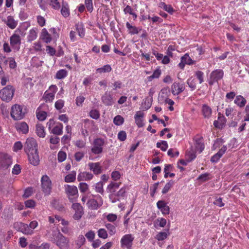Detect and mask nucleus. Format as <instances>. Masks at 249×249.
<instances>
[{
  "label": "nucleus",
  "mask_w": 249,
  "mask_h": 249,
  "mask_svg": "<svg viewBox=\"0 0 249 249\" xmlns=\"http://www.w3.org/2000/svg\"><path fill=\"white\" fill-rule=\"evenodd\" d=\"M95 234L94 231H89L85 234V236L89 241H92L95 238Z\"/></svg>",
  "instance_id": "nucleus-62"
},
{
  "label": "nucleus",
  "mask_w": 249,
  "mask_h": 249,
  "mask_svg": "<svg viewBox=\"0 0 249 249\" xmlns=\"http://www.w3.org/2000/svg\"><path fill=\"white\" fill-rule=\"evenodd\" d=\"M85 5L89 12H91L93 11L92 0H85Z\"/></svg>",
  "instance_id": "nucleus-60"
},
{
  "label": "nucleus",
  "mask_w": 249,
  "mask_h": 249,
  "mask_svg": "<svg viewBox=\"0 0 249 249\" xmlns=\"http://www.w3.org/2000/svg\"><path fill=\"white\" fill-rule=\"evenodd\" d=\"M51 241L55 244L60 249H68L69 240L59 231L53 232L50 236Z\"/></svg>",
  "instance_id": "nucleus-2"
},
{
  "label": "nucleus",
  "mask_w": 249,
  "mask_h": 249,
  "mask_svg": "<svg viewBox=\"0 0 249 249\" xmlns=\"http://www.w3.org/2000/svg\"><path fill=\"white\" fill-rule=\"evenodd\" d=\"M57 88L55 85H52L48 90H46L43 96V98L46 102H52L54 99Z\"/></svg>",
  "instance_id": "nucleus-9"
},
{
  "label": "nucleus",
  "mask_w": 249,
  "mask_h": 249,
  "mask_svg": "<svg viewBox=\"0 0 249 249\" xmlns=\"http://www.w3.org/2000/svg\"><path fill=\"white\" fill-rule=\"evenodd\" d=\"M24 148L25 153L28 155L30 163L34 166L37 165L40 160L36 141L33 138L27 139Z\"/></svg>",
  "instance_id": "nucleus-1"
},
{
  "label": "nucleus",
  "mask_w": 249,
  "mask_h": 249,
  "mask_svg": "<svg viewBox=\"0 0 249 249\" xmlns=\"http://www.w3.org/2000/svg\"><path fill=\"white\" fill-rule=\"evenodd\" d=\"M61 14L65 18H67L70 15L69 6L68 3L66 1H63L62 8L61 10Z\"/></svg>",
  "instance_id": "nucleus-39"
},
{
  "label": "nucleus",
  "mask_w": 249,
  "mask_h": 249,
  "mask_svg": "<svg viewBox=\"0 0 249 249\" xmlns=\"http://www.w3.org/2000/svg\"><path fill=\"white\" fill-rule=\"evenodd\" d=\"M75 28L79 36L83 37L85 36V29L84 25L82 23H77L75 24Z\"/></svg>",
  "instance_id": "nucleus-40"
},
{
  "label": "nucleus",
  "mask_w": 249,
  "mask_h": 249,
  "mask_svg": "<svg viewBox=\"0 0 249 249\" xmlns=\"http://www.w3.org/2000/svg\"><path fill=\"white\" fill-rule=\"evenodd\" d=\"M10 44L11 46L18 49L20 44V37L19 35L14 34L10 37Z\"/></svg>",
  "instance_id": "nucleus-24"
},
{
  "label": "nucleus",
  "mask_w": 249,
  "mask_h": 249,
  "mask_svg": "<svg viewBox=\"0 0 249 249\" xmlns=\"http://www.w3.org/2000/svg\"><path fill=\"white\" fill-rule=\"evenodd\" d=\"M103 202L102 197L99 196L98 198V200L90 199L88 201L87 204L89 208L92 210H97L100 206L102 205Z\"/></svg>",
  "instance_id": "nucleus-15"
},
{
  "label": "nucleus",
  "mask_w": 249,
  "mask_h": 249,
  "mask_svg": "<svg viewBox=\"0 0 249 249\" xmlns=\"http://www.w3.org/2000/svg\"><path fill=\"white\" fill-rule=\"evenodd\" d=\"M98 235L100 238L106 239L107 238V233L105 229H100L98 231Z\"/></svg>",
  "instance_id": "nucleus-59"
},
{
  "label": "nucleus",
  "mask_w": 249,
  "mask_h": 249,
  "mask_svg": "<svg viewBox=\"0 0 249 249\" xmlns=\"http://www.w3.org/2000/svg\"><path fill=\"white\" fill-rule=\"evenodd\" d=\"M89 116L92 118L97 120L100 117V113L98 110L92 109L89 112Z\"/></svg>",
  "instance_id": "nucleus-61"
},
{
  "label": "nucleus",
  "mask_w": 249,
  "mask_h": 249,
  "mask_svg": "<svg viewBox=\"0 0 249 249\" xmlns=\"http://www.w3.org/2000/svg\"><path fill=\"white\" fill-rule=\"evenodd\" d=\"M112 70L110 65H106L101 68L96 69V72L99 73L109 72Z\"/></svg>",
  "instance_id": "nucleus-45"
},
{
  "label": "nucleus",
  "mask_w": 249,
  "mask_h": 249,
  "mask_svg": "<svg viewBox=\"0 0 249 249\" xmlns=\"http://www.w3.org/2000/svg\"><path fill=\"white\" fill-rule=\"evenodd\" d=\"M64 101L62 99H59L56 101L54 104V107L56 109L61 112V109L64 106Z\"/></svg>",
  "instance_id": "nucleus-51"
},
{
  "label": "nucleus",
  "mask_w": 249,
  "mask_h": 249,
  "mask_svg": "<svg viewBox=\"0 0 249 249\" xmlns=\"http://www.w3.org/2000/svg\"><path fill=\"white\" fill-rule=\"evenodd\" d=\"M72 208L75 211L73 218L75 220L80 219L83 214V209L79 203H73Z\"/></svg>",
  "instance_id": "nucleus-18"
},
{
  "label": "nucleus",
  "mask_w": 249,
  "mask_h": 249,
  "mask_svg": "<svg viewBox=\"0 0 249 249\" xmlns=\"http://www.w3.org/2000/svg\"><path fill=\"white\" fill-rule=\"evenodd\" d=\"M227 149V146L226 145H223L221 148L219 150V151L214 155L211 159V160L212 162H216L219 160V159L223 156V155L225 153Z\"/></svg>",
  "instance_id": "nucleus-26"
},
{
  "label": "nucleus",
  "mask_w": 249,
  "mask_h": 249,
  "mask_svg": "<svg viewBox=\"0 0 249 249\" xmlns=\"http://www.w3.org/2000/svg\"><path fill=\"white\" fill-rule=\"evenodd\" d=\"M105 226L110 235H113L115 234L116 230L115 226L110 223H107L105 225Z\"/></svg>",
  "instance_id": "nucleus-50"
},
{
  "label": "nucleus",
  "mask_w": 249,
  "mask_h": 249,
  "mask_svg": "<svg viewBox=\"0 0 249 249\" xmlns=\"http://www.w3.org/2000/svg\"><path fill=\"white\" fill-rule=\"evenodd\" d=\"M126 27L128 29V33L131 35L138 34L139 31L141 30V28H138L135 26H133L128 22L126 23Z\"/></svg>",
  "instance_id": "nucleus-34"
},
{
  "label": "nucleus",
  "mask_w": 249,
  "mask_h": 249,
  "mask_svg": "<svg viewBox=\"0 0 249 249\" xmlns=\"http://www.w3.org/2000/svg\"><path fill=\"white\" fill-rule=\"evenodd\" d=\"M102 102L106 106H111L114 103L113 98L109 92L107 91L102 96L101 98Z\"/></svg>",
  "instance_id": "nucleus-22"
},
{
  "label": "nucleus",
  "mask_w": 249,
  "mask_h": 249,
  "mask_svg": "<svg viewBox=\"0 0 249 249\" xmlns=\"http://www.w3.org/2000/svg\"><path fill=\"white\" fill-rule=\"evenodd\" d=\"M169 234L168 230L167 231H161L156 235V239L158 241H163L167 238Z\"/></svg>",
  "instance_id": "nucleus-44"
},
{
  "label": "nucleus",
  "mask_w": 249,
  "mask_h": 249,
  "mask_svg": "<svg viewBox=\"0 0 249 249\" xmlns=\"http://www.w3.org/2000/svg\"><path fill=\"white\" fill-rule=\"evenodd\" d=\"M41 188L45 195H49L52 191V181L47 175H44L41 179Z\"/></svg>",
  "instance_id": "nucleus-7"
},
{
  "label": "nucleus",
  "mask_w": 249,
  "mask_h": 249,
  "mask_svg": "<svg viewBox=\"0 0 249 249\" xmlns=\"http://www.w3.org/2000/svg\"><path fill=\"white\" fill-rule=\"evenodd\" d=\"M38 29L36 28H33L30 29L28 32L27 37V41L28 42H32L37 37Z\"/></svg>",
  "instance_id": "nucleus-31"
},
{
  "label": "nucleus",
  "mask_w": 249,
  "mask_h": 249,
  "mask_svg": "<svg viewBox=\"0 0 249 249\" xmlns=\"http://www.w3.org/2000/svg\"><path fill=\"white\" fill-rule=\"evenodd\" d=\"M224 76V71L221 69H216L213 71L210 74L208 80L209 85H213L214 83L222 79Z\"/></svg>",
  "instance_id": "nucleus-8"
},
{
  "label": "nucleus",
  "mask_w": 249,
  "mask_h": 249,
  "mask_svg": "<svg viewBox=\"0 0 249 249\" xmlns=\"http://www.w3.org/2000/svg\"><path fill=\"white\" fill-rule=\"evenodd\" d=\"M76 173L75 172H72L67 175L65 178V181L66 182H73L76 178Z\"/></svg>",
  "instance_id": "nucleus-48"
},
{
  "label": "nucleus",
  "mask_w": 249,
  "mask_h": 249,
  "mask_svg": "<svg viewBox=\"0 0 249 249\" xmlns=\"http://www.w3.org/2000/svg\"><path fill=\"white\" fill-rule=\"evenodd\" d=\"M50 5L54 9H58L60 7L58 0H48Z\"/></svg>",
  "instance_id": "nucleus-57"
},
{
  "label": "nucleus",
  "mask_w": 249,
  "mask_h": 249,
  "mask_svg": "<svg viewBox=\"0 0 249 249\" xmlns=\"http://www.w3.org/2000/svg\"><path fill=\"white\" fill-rule=\"evenodd\" d=\"M2 21L10 29H15L18 25V20L14 19L11 16H8L6 18H2Z\"/></svg>",
  "instance_id": "nucleus-19"
},
{
  "label": "nucleus",
  "mask_w": 249,
  "mask_h": 249,
  "mask_svg": "<svg viewBox=\"0 0 249 249\" xmlns=\"http://www.w3.org/2000/svg\"><path fill=\"white\" fill-rule=\"evenodd\" d=\"M63 125L60 123H57L50 131L51 133L56 135H61L63 133Z\"/></svg>",
  "instance_id": "nucleus-32"
},
{
  "label": "nucleus",
  "mask_w": 249,
  "mask_h": 249,
  "mask_svg": "<svg viewBox=\"0 0 249 249\" xmlns=\"http://www.w3.org/2000/svg\"><path fill=\"white\" fill-rule=\"evenodd\" d=\"M104 183L102 181H99L95 184L94 186L96 192L100 194H103L104 193Z\"/></svg>",
  "instance_id": "nucleus-46"
},
{
  "label": "nucleus",
  "mask_w": 249,
  "mask_h": 249,
  "mask_svg": "<svg viewBox=\"0 0 249 249\" xmlns=\"http://www.w3.org/2000/svg\"><path fill=\"white\" fill-rule=\"evenodd\" d=\"M38 225V222L36 220L32 221L29 225L27 224V235H32L34 233V230Z\"/></svg>",
  "instance_id": "nucleus-33"
},
{
  "label": "nucleus",
  "mask_w": 249,
  "mask_h": 249,
  "mask_svg": "<svg viewBox=\"0 0 249 249\" xmlns=\"http://www.w3.org/2000/svg\"><path fill=\"white\" fill-rule=\"evenodd\" d=\"M144 113L141 111H137L134 118L135 123L138 127H142L144 125L143 123Z\"/></svg>",
  "instance_id": "nucleus-23"
},
{
  "label": "nucleus",
  "mask_w": 249,
  "mask_h": 249,
  "mask_svg": "<svg viewBox=\"0 0 249 249\" xmlns=\"http://www.w3.org/2000/svg\"><path fill=\"white\" fill-rule=\"evenodd\" d=\"M85 241L86 240L84 236L83 235H80L76 240L75 243L78 248H80L84 244Z\"/></svg>",
  "instance_id": "nucleus-52"
},
{
  "label": "nucleus",
  "mask_w": 249,
  "mask_h": 249,
  "mask_svg": "<svg viewBox=\"0 0 249 249\" xmlns=\"http://www.w3.org/2000/svg\"><path fill=\"white\" fill-rule=\"evenodd\" d=\"M179 152L176 149L170 148L168 150L167 152L168 155L171 157H178L179 156Z\"/></svg>",
  "instance_id": "nucleus-56"
},
{
  "label": "nucleus",
  "mask_w": 249,
  "mask_h": 249,
  "mask_svg": "<svg viewBox=\"0 0 249 249\" xmlns=\"http://www.w3.org/2000/svg\"><path fill=\"white\" fill-rule=\"evenodd\" d=\"M49 110V107L46 104H41L36 111L37 118L41 121L45 120L47 117V112Z\"/></svg>",
  "instance_id": "nucleus-11"
},
{
  "label": "nucleus",
  "mask_w": 249,
  "mask_h": 249,
  "mask_svg": "<svg viewBox=\"0 0 249 249\" xmlns=\"http://www.w3.org/2000/svg\"><path fill=\"white\" fill-rule=\"evenodd\" d=\"M212 109L207 104H204L201 107V112L205 119H209L212 114Z\"/></svg>",
  "instance_id": "nucleus-25"
},
{
  "label": "nucleus",
  "mask_w": 249,
  "mask_h": 249,
  "mask_svg": "<svg viewBox=\"0 0 249 249\" xmlns=\"http://www.w3.org/2000/svg\"><path fill=\"white\" fill-rule=\"evenodd\" d=\"M185 86L183 83L175 82L171 86V91L174 95H178L185 90Z\"/></svg>",
  "instance_id": "nucleus-14"
},
{
  "label": "nucleus",
  "mask_w": 249,
  "mask_h": 249,
  "mask_svg": "<svg viewBox=\"0 0 249 249\" xmlns=\"http://www.w3.org/2000/svg\"><path fill=\"white\" fill-rule=\"evenodd\" d=\"M156 146L163 151H165L168 147V143L165 141H161L158 142L156 144Z\"/></svg>",
  "instance_id": "nucleus-47"
},
{
  "label": "nucleus",
  "mask_w": 249,
  "mask_h": 249,
  "mask_svg": "<svg viewBox=\"0 0 249 249\" xmlns=\"http://www.w3.org/2000/svg\"><path fill=\"white\" fill-rule=\"evenodd\" d=\"M66 153L63 151H60L58 153V160L61 162L64 161L66 159Z\"/></svg>",
  "instance_id": "nucleus-64"
},
{
  "label": "nucleus",
  "mask_w": 249,
  "mask_h": 249,
  "mask_svg": "<svg viewBox=\"0 0 249 249\" xmlns=\"http://www.w3.org/2000/svg\"><path fill=\"white\" fill-rule=\"evenodd\" d=\"M93 177V175L90 173L87 172H80L78 175L77 180L79 181L89 180L91 179Z\"/></svg>",
  "instance_id": "nucleus-30"
},
{
  "label": "nucleus",
  "mask_w": 249,
  "mask_h": 249,
  "mask_svg": "<svg viewBox=\"0 0 249 249\" xmlns=\"http://www.w3.org/2000/svg\"><path fill=\"white\" fill-rule=\"evenodd\" d=\"M124 122V119L123 117L120 115H117L113 119V123L116 125H122Z\"/></svg>",
  "instance_id": "nucleus-54"
},
{
  "label": "nucleus",
  "mask_w": 249,
  "mask_h": 249,
  "mask_svg": "<svg viewBox=\"0 0 249 249\" xmlns=\"http://www.w3.org/2000/svg\"><path fill=\"white\" fill-rule=\"evenodd\" d=\"M196 151L198 153H201L204 149V144L202 139H196L195 141Z\"/></svg>",
  "instance_id": "nucleus-36"
},
{
  "label": "nucleus",
  "mask_w": 249,
  "mask_h": 249,
  "mask_svg": "<svg viewBox=\"0 0 249 249\" xmlns=\"http://www.w3.org/2000/svg\"><path fill=\"white\" fill-rule=\"evenodd\" d=\"M173 185H174V181L172 180L169 181L164 186V188H163V189L162 190V193L163 194L167 193L169 191V190L171 188V187L173 186Z\"/></svg>",
  "instance_id": "nucleus-55"
},
{
  "label": "nucleus",
  "mask_w": 249,
  "mask_h": 249,
  "mask_svg": "<svg viewBox=\"0 0 249 249\" xmlns=\"http://www.w3.org/2000/svg\"><path fill=\"white\" fill-rule=\"evenodd\" d=\"M14 92V88L8 85L0 91V98L4 101L9 102L12 99Z\"/></svg>",
  "instance_id": "nucleus-5"
},
{
  "label": "nucleus",
  "mask_w": 249,
  "mask_h": 249,
  "mask_svg": "<svg viewBox=\"0 0 249 249\" xmlns=\"http://www.w3.org/2000/svg\"><path fill=\"white\" fill-rule=\"evenodd\" d=\"M171 90L168 87L162 88L159 94L158 100L160 102H164V100L169 98L171 94Z\"/></svg>",
  "instance_id": "nucleus-16"
},
{
  "label": "nucleus",
  "mask_w": 249,
  "mask_h": 249,
  "mask_svg": "<svg viewBox=\"0 0 249 249\" xmlns=\"http://www.w3.org/2000/svg\"><path fill=\"white\" fill-rule=\"evenodd\" d=\"M68 75V72L66 70L62 69L58 71L56 74L55 77L58 79H61L66 77Z\"/></svg>",
  "instance_id": "nucleus-49"
},
{
  "label": "nucleus",
  "mask_w": 249,
  "mask_h": 249,
  "mask_svg": "<svg viewBox=\"0 0 249 249\" xmlns=\"http://www.w3.org/2000/svg\"><path fill=\"white\" fill-rule=\"evenodd\" d=\"M49 31L53 34L52 36L49 33L46 28H43L41 31L40 36V38L46 43H50L53 38L56 39L59 37L55 28H51Z\"/></svg>",
  "instance_id": "nucleus-4"
},
{
  "label": "nucleus",
  "mask_w": 249,
  "mask_h": 249,
  "mask_svg": "<svg viewBox=\"0 0 249 249\" xmlns=\"http://www.w3.org/2000/svg\"><path fill=\"white\" fill-rule=\"evenodd\" d=\"M160 7L163 8L170 14H173L175 12L174 9L171 5L166 4L164 2L160 3Z\"/></svg>",
  "instance_id": "nucleus-42"
},
{
  "label": "nucleus",
  "mask_w": 249,
  "mask_h": 249,
  "mask_svg": "<svg viewBox=\"0 0 249 249\" xmlns=\"http://www.w3.org/2000/svg\"><path fill=\"white\" fill-rule=\"evenodd\" d=\"M26 110L22 106L15 104L12 106L11 108V116L14 120L22 119L25 114Z\"/></svg>",
  "instance_id": "nucleus-3"
},
{
  "label": "nucleus",
  "mask_w": 249,
  "mask_h": 249,
  "mask_svg": "<svg viewBox=\"0 0 249 249\" xmlns=\"http://www.w3.org/2000/svg\"><path fill=\"white\" fill-rule=\"evenodd\" d=\"M105 144V141L103 139L97 138L93 142L91 148V152L94 154H99L103 152V146Z\"/></svg>",
  "instance_id": "nucleus-10"
},
{
  "label": "nucleus",
  "mask_w": 249,
  "mask_h": 249,
  "mask_svg": "<svg viewBox=\"0 0 249 249\" xmlns=\"http://www.w3.org/2000/svg\"><path fill=\"white\" fill-rule=\"evenodd\" d=\"M106 217L108 221L110 222H114L117 218L116 214L114 213H108L106 215Z\"/></svg>",
  "instance_id": "nucleus-63"
},
{
  "label": "nucleus",
  "mask_w": 249,
  "mask_h": 249,
  "mask_svg": "<svg viewBox=\"0 0 249 249\" xmlns=\"http://www.w3.org/2000/svg\"><path fill=\"white\" fill-rule=\"evenodd\" d=\"M42 50V45L40 42H35L30 49L31 51H34L36 52H40Z\"/></svg>",
  "instance_id": "nucleus-53"
},
{
  "label": "nucleus",
  "mask_w": 249,
  "mask_h": 249,
  "mask_svg": "<svg viewBox=\"0 0 249 249\" xmlns=\"http://www.w3.org/2000/svg\"><path fill=\"white\" fill-rule=\"evenodd\" d=\"M89 169L92 171L95 175H98L102 172V167L100 162H89L88 163Z\"/></svg>",
  "instance_id": "nucleus-21"
},
{
  "label": "nucleus",
  "mask_w": 249,
  "mask_h": 249,
  "mask_svg": "<svg viewBox=\"0 0 249 249\" xmlns=\"http://www.w3.org/2000/svg\"><path fill=\"white\" fill-rule=\"evenodd\" d=\"M161 74V71L160 68H157L153 72L152 75L147 77L148 81H151L153 79L159 78Z\"/></svg>",
  "instance_id": "nucleus-43"
},
{
  "label": "nucleus",
  "mask_w": 249,
  "mask_h": 249,
  "mask_svg": "<svg viewBox=\"0 0 249 249\" xmlns=\"http://www.w3.org/2000/svg\"><path fill=\"white\" fill-rule=\"evenodd\" d=\"M128 187L127 185H124L115 193L114 198L115 199H118V201H119L121 198H124L125 196L126 191L128 190Z\"/></svg>",
  "instance_id": "nucleus-28"
},
{
  "label": "nucleus",
  "mask_w": 249,
  "mask_h": 249,
  "mask_svg": "<svg viewBox=\"0 0 249 249\" xmlns=\"http://www.w3.org/2000/svg\"><path fill=\"white\" fill-rule=\"evenodd\" d=\"M194 63V61L192 60L189 55L188 54H185L181 58V62L179 64V66L181 67V65L184 66L185 64L192 65Z\"/></svg>",
  "instance_id": "nucleus-35"
},
{
  "label": "nucleus",
  "mask_w": 249,
  "mask_h": 249,
  "mask_svg": "<svg viewBox=\"0 0 249 249\" xmlns=\"http://www.w3.org/2000/svg\"><path fill=\"white\" fill-rule=\"evenodd\" d=\"M14 228L17 231H20L23 234L27 235V224H25L20 222H17L14 223Z\"/></svg>",
  "instance_id": "nucleus-29"
},
{
  "label": "nucleus",
  "mask_w": 249,
  "mask_h": 249,
  "mask_svg": "<svg viewBox=\"0 0 249 249\" xmlns=\"http://www.w3.org/2000/svg\"><path fill=\"white\" fill-rule=\"evenodd\" d=\"M36 133L40 138H44L46 136V132L44 126L38 124L36 125Z\"/></svg>",
  "instance_id": "nucleus-38"
},
{
  "label": "nucleus",
  "mask_w": 249,
  "mask_h": 249,
  "mask_svg": "<svg viewBox=\"0 0 249 249\" xmlns=\"http://www.w3.org/2000/svg\"><path fill=\"white\" fill-rule=\"evenodd\" d=\"M65 191L69 196V199L72 201L71 197L77 196L78 193L77 188L75 186L66 185L65 186Z\"/></svg>",
  "instance_id": "nucleus-17"
},
{
  "label": "nucleus",
  "mask_w": 249,
  "mask_h": 249,
  "mask_svg": "<svg viewBox=\"0 0 249 249\" xmlns=\"http://www.w3.org/2000/svg\"><path fill=\"white\" fill-rule=\"evenodd\" d=\"M12 164L11 157L4 153H0V167L7 169Z\"/></svg>",
  "instance_id": "nucleus-13"
},
{
  "label": "nucleus",
  "mask_w": 249,
  "mask_h": 249,
  "mask_svg": "<svg viewBox=\"0 0 249 249\" xmlns=\"http://www.w3.org/2000/svg\"><path fill=\"white\" fill-rule=\"evenodd\" d=\"M120 184L121 183L120 182L111 181L107 187V192L110 193L109 198L112 203H115L118 200V199H115L114 198V196Z\"/></svg>",
  "instance_id": "nucleus-6"
},
{
  "label": "nucleus",
  "mask_w": 249,
  "mask_h": 249,
  "mask_svg": "<svg viewBox=\"0 0 249 249\" xmlns=\"http://www.w3.org/2000/svg\"><path fill=\"white\" fill-rule=\"evenodd\" d=\"M234 103L240 107H243L247 103V101L242 96L237 95L235 97Z\"/></svg>",
  "instance_id": "nucleus-37"
},
{
  "label": "nucleus",
  "mask_w": 249,
  "mask_h": 249,
  "mask_svg": "<svg viewBox=\"0 0 249 249\" xmlns=\"http://www.w3.org/2000/svg\"><path fill=\"white\" fill-rule=\"evenodd\" d=\"M134 239V238L132 234H125L121 239L120 242L121 247L127 249H131Z\"/></svg>",
  "instance_id": "nucleus-12"
},
{
  "label": "nucleus",
  "mask_w": 249,
  "mask_h": 249,
  "mask_svg": "<svg viewBox=\"0 0 249 249\" xmlns=\"http://www.w3.org/2000/svg\"><path fill=\"white\" fill-rule=\"evenodd\" d=\"M157 206L163 215L169 213L170 208L165 201L163 200L158 201L157 203Z\"/></svg>",
  "instance_id": "nucleus-20"
},
{
  "label": "nucleus",
  "mask_w": 249,
  "mask_h": 249,
  "mask_svg": "<svg viewBox=\"0 0 249 249\" xmlns=\"http://www.w3.org/2000/svg\"><path fill=\"white\" fill-rule=\"evenodd\" d=\"M50 245L48 243H42L40 246H37L34 244H30L29 245V249H49Z\"/></svg>",
  "instance_id": "nucleus-41"
},
{
  "label": "nucleus",
  "mask_w": 249,
  "mask_h": 249,
  "mask_svg": "<svg viewBox=\"0 0 249 249\" xmlns=\"http://www.w3.org/2000/svg\"><path fill=\"white\" fill-rule=\"evenodd\" d=\"M16 128L19 132L26 134L28 132L29 127L25 122H20L16 124Z\"/></svg>",
  "instance_id": "nucleus-27"
},
{
  "label": "nucleus",
  "mask_w": 249,
  "mask_h": 249,
  "mask_svg": "<svg viewBox=\"0 0 249 249\" xmlns=\"http://www.w3.org/2000/svg\"><path fill=\"white\" fill-rule=\"evenodd\" d=\"M187 84L188 86L192 89V90H194L196 88V83L195 79L191 77L189 78L187 81Z\"/></svg>",
  "instance_id": "nucleus-58"
}]
</instances>
